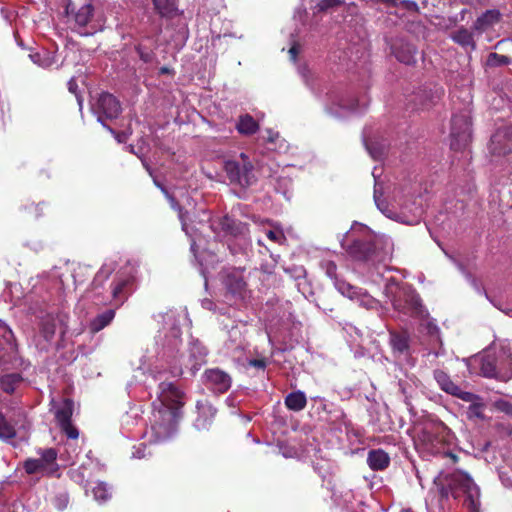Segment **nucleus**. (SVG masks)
<instances>
[{
    "instance_id": "nucleus-1",
    "label": "nucleus",
    "mask_w": 512,
    "mask_h": 512,
    "mask_svg": "<svg viewBox=\"0 0 512 512\" xmlns=\"http://www.w3.org/2000/svg\"><path fill=\"white\" fill-rule=\"evenodd\" d=\"M183 405L184 395L173 383L163 381L159 384L150 428L153 442L166 441L176 433Z\"/></svg>"
},
{
    "instance_id": "nucleus-2",
    "label": "nucleus",
    "mask_w": 512,
    "mask_h": 512,
    "mask_svg": "<svg viewBox=\"0 0 512 512\" xmlns=\"http://www.w3.org/2000/svg\"><path fill=\"white\" fill-rule=\"evenodd\" d=\"M384 295L396 311L422 318L423 323L421 325L425 326L427 333L431 336H438L439 329L437 325L426 319L428 313L424 309L419 295L411 286L389 279L385 285Z\"/></svg>"
},
{
    "instance_id": "nucleus-3",
    "label": "nucleus",
    "mask_w": 512,
    "mask_h": 512,
    "mask_svg": "<svg viewBox=\"0 0 512 512\" xmlns=\"http://www.w3.org/2000/svg\"><path fill=\"white\" fill-rule=\"evenodd\" d=\"M434 485L442 499L449 496L458 499L465 497L464 504L471 512H477L480 507V491L472 478L463 471L439 473L434 478Z\"/></svg>"
},
{
    "instance_id": "nucleus-4",
    "label": "nucleus",
    "mask_w": 512,
    "mask_h": 512,
    "mask_svg": "<svg viewBox=\"0 0 512 512\" xmlns=\"http://www.w3.org/2000/svg\"><path fill=\"white\" fill-rule=\"evenodd\" d=\"M472 364L479 367L480 374L487 378L508 381L512 378V353H504L496 358L491 353H484L473 358Z\"/></svg>"
},
{
    "instance_id": "nucleus-5",
    "label": "nucleus",
    "mask_w": 512,
    "mask_h": 512,
    "mask_svg": "<svg viewBox=\"0 0 512 512\" xmlns=\"http://www.w3.org/2000/svg\"><path fill=\"white\" fill-rule=\"evenodd\" d=\"M224 170L230 182L241 187H249L257 181L253 164L245 153L240 154L239 160L225 161Z\"/></svg>"
},
{
    "instance_id": "nucleus-6",
    "label": "nucleus",
    "mask_w": 512,
    "mask_h": 512,
    "mask_svg": "<svg viewBox=\"0 0 512 512\" xmlns=\"http://www.w3.org/2000/svg\"><path fill=\"white\" fill-rule=\"evenodd\" d=\"M39 458H29L24 462L28 474L53 475L58 471L57 452L53 448L41 449Z\"/></svg>"
},
{
    "instance_id": "nucleus-7",
    "label": "nucleus",
    "mask_w": 512,
    "mask_h": 512,
    "mask_svg": "<svg viewBox=\"0 0 512 512\" xmlns=\"http://www.w3.org/2000/svg\"><path fill=\"white\" fill-rule=\"evenodd\" d=\"M470 117L468 113L454 115L451 122V148L463 149L470 139Z\"/></svg>"
},
{
    "instance_id": "nucleus-8",
    "label": "nucleus",
    "mask_w": 512,
    "mask_h": 512,
    "mask_svg": "<svg viewBox=\"0 0 512 512\" xmlns=\"http://www.w3.org/2000/svg\"><path fill=\"white\" fill-rule=\"evenodd\" d=\"M181 332L178 327L171 329L170 335H165L162 342V358L169 364V372L173 376H178L182 373L180 367L173 363L176 358V352H178L181 345Z\"/></svg>"
},
{
    "instance_id": "nucleus-9",
    "label": "nucleus",
    "mask_w": 512,
    "mask_h": 512,
    "mask_svg": "<svg viewBox=\"0 0 512 512\" xmlns=\"http://www.w3.org/2000/svg\"><path fill=\"white\" fill-rule=\"evenodd\" d=\"M335 286L342 295L355 301L366 309L378 310L381 307L380 302L377 299L361 288L354 287L345 281L338 280L335 281Z\"/></svg>"
},
{
    "instance_id": "nucleus-10",
    "label": "nucleus",
    "mask_w": 512,
    "mask_h": 512,
    "mask_svg": "<svg viewBox=\"0 0 512 512\" xmlns=\"http://www.w3.org/2000/svg\"><path fill=\"white\" fill-rule=\"evenodd\" d=\"M449 429L443 423H431L424 427L420 439L428 449L439 451L442 442L446 441Z\"/></svg>"
},
{
    "instance_id": "nucleus-11",
    "label": "nucleus",
    "mask_w": 512,
    "mask_h": 512,
    "mask_svg": "<svg viewBox=\"0 0 512 512\" xmlns=\"http://www.w3.org/2000/svg\"><path fill=\"white\" fill-rule=\"evenodd\" d=\"M73 402L65 399L55 410V418L65 434L71 439L78 438V430L71 425Z\"/></svg>"
},
{
    "instance_id": "nucleus-12",
    "label": "nucleus",
    "mask_w": 512,
    "mask_h": 512,
    "mask_svg": "<svg viewBox=\"0 0 512 512\" xmlns=\"http://www.w3.org/2000/svg\"><path fill=\"white\" fill-rule=\"evenodd\" d=\"M325 107L329 114L337 117L346 116L350 112L357 111L356 101L354 99L346 98L336 93L329 95Z\"/></svg>"
},
{
    "instance_id": "nucleus-13",
    "label": "nucleus",
    "mask_w": 512,
    "mask_h": 512,
    "mask_svg": "<svg viewBox=\"0 0 512 512\" xmlns=\"http://www.w3.org/2000/svg\"><path fill=\"white\" fill-rule=\"evenodd\" d=\"M95 113L98 115V120L102 122V118H116L120 111L121 106L119 101L109 93H102L96 104L93 107Z\"/></svg>"
},
{
    "instance_id": "nucleus-14",
    "label": "nucleus",
    "mask_w": 512,
    "mask_h": 512,
    "mask_svg": "<svg viewBox=\"0 0 512 512\" xmlns=\"http://www.w3.org/2000/svg\"><path fill=\"white\" fill-rule=\"evenodd\" d=\"M16 354L12 330L0 320V366L9 363Z\"/></svg>"
},
{
    "instance_id": "nucleus-15",
    "label": "nucleus",
    "mask_w": 512,
    "mask_h": 512,
    "mask_svg": "<svg viewBox=\"0 0 512 512\" xmlns=\"http://www.w3.org/2000/svg\"><path fill=\"white\" fill-rule=\"evenodd\" d=\"M206 386L215 393H224L231 387V377L218 368L208 369L204 373Z\"/></svg>"
},
{
    "instance_id": "nucleus-16",
    "label": "nucleus",
    "mask_w": 512,
    "mask_h": 512,
    "mask_svg": "<svg viewBox=\"0 0 512 512\" xmlns=\"http://www.w3.org/2000/svg\"><path fill=\"white\" fill-rule=\"evenodd\" d=\"M75 23L79 28L87 27L91 25V28L95 31L97 27L101 26L102 17L99 15L94 7L87 3L81 6L74 15Z\"/></svg>"
},
{
    "instance_id": "nucleus-17",
    "label": "nucleus",
    "mask_w": 512,
    "mask_h": 512,
    "mask_svg": "<svg viewBox=\"0 0 512 512\" xmlns=\"http://www.w3.org/2000/svg\"><path fill=\"white\" fill-rule=\"evenodd\" d=\"M244 348L242 331L238 326H233L228 331V340L225 343V353L234 358H239Z\"/></svg>"
},
{
    "instance_id": "nucleus-18",
    "label": "nucleus",
    "mask_w": 512,
    "mask_h": 512,
    "mask_svg": "<svg viewBox=\"0 0 512 512\" xmlns=\"http://www.w3.org/2000/svg\"><path fill=\"white\" fill-rule=\"evenodd\" d=\"M211 229L218 235H237L243 232L244 226L239 223L236 224L233 219L228 216L213 219L211 221Z\"/></svg>"
},
{
    "instance_id": "nucleus-19",
    "label": "nucleus",
    "mask_w": 512,
    "mask_h": 512,
    "mask_svg": "<svg viewBox=\"0 0 512 512\" xmlns=\"http://www.w3.org/2000/svg\"><path fill=\"white\" fill-rule=\"evenodd\" d=\"M130 278L124 276H117L110 285V298L109 303L114 302L118 307L127 299L128 292L127 286Z\"/></svg>"
},
{
    "instance_id": "nucleus-20",
    "label": "nucleus",
    "mask_w": 512,
    "mask_h": 512,
    "mask_svg": "<svg viewBox=\"0 0 512 512\" xmlns=\"http://www.w3.org/2000/svg\"><path fill=\"white\" fill-rule=\"evenodd\" d=\"M198 417L195 420V427L198 430L207 429L216 414V410L207 401L197 402Z\"/></svg>"
},
{
    "instance_id": "nucleus-21",
    "label": "nucleus",
    "mask_w": 512,
    "mask_h": 512,
    "mask_svg": "<svg viewBox=\"0 0 512 512\" xmlns=\"http://www.w3.org/2000/svg\"><path fill=\"white\" fill-rule=\"evenodd\" d=\"M392 52L396 59L404 64L410 65L415 62L416 49L410 43L397 41L392 45Z\"/></svg>"
},
{
    "instance_id": "nucleus-22",
    "label": "nucleus",
    "mask_w": 512,
    "mask_h": 512,
    "mask_svg": "<svg viewBox=\"0 0 512 512\" xmlns=\"http://www.w3.org/2000/svg\"><path fill=\"white\" fill-rule=\"evenodd\" d=\"M390 344L394 353L399 356H408L410 353L409 337L406 334L391 333Z\"/></svg>"
},
{
    "instance_id": "nucleus-23",
    "label": "nucleus",
    "mask_w": 512,
    "mask_h": 512,
    "mask_svg": "<svg viewBox=\"0 0 512 512\" xmlns=\"http://www.w3.org/2000/svg\"><path fill=\"white\" fill-rule=\"evenodd\" d=\"M390 462V458L383 450H372L367 457V463L372 470H383Z\"/></svg>"
},
{
    "instance_id": "nucleus-24",
    "label": "nucleus",
    "mask_w": 512,
    "mask_h": 512,
    "mask_svg": "<svg viewBox=\"0 0 512 512\" xmlns=\"http://www.w3.org/2000/svg\"><path fill=\"white\" fill-rule=\"evenodd\" d=\"M499 19L500 13L497 10H488L477 18L474 23V29L481 32L486 31L496 24Z\"/></svg>"
},
{
    "instance_id": "nucleus-25",
    "label": "nucleus",
    "mask_w": 512,
    "mask_h": 512,
    "mask_svg": "<svg viewBox=\"0 0 512 512\" xmlns=\"http://www.w3.org/2000/svg\"><path fill=\"white\" fill-rule=\"evenodd\" d=\"M115 317V311L113 309H109L104 311L103 313L98 314L94 319L90 322V330L93 333H97L108 326Z\"/></svg>"
},
{
    "instance_id": "nucleus-26",
    "label": "nucleus",
    "mask_w": 512,
    "mask_h": 512,
    "mask_svg": "<svg viewBox=\"0 0 512 512\" xmlns=\"http://www.w3.org/2000/svg\"><path fill=\"white\" fill-rule=\"evenodd\" d=\"M237 131L242 135H252L259 129V124L249 114L241 115L236 124Z\"/></svg>"
},
{
    "instance_id": "nucleus-27",
    "label": "nucleus",
    "mask_w": 512,
    "mask_h": 512,
    "mask_svg": "<svg viewBox=\"0 0 512 512\" xmlns=\"http://www.w3.org/2000/svg\"><path fill=\"white\" fill-rule=\"evenodd\" d=\"M225 285L228 291L234 295H241L245 288V282L240 272H233L225 277Z\"/></svg>"
},
{
    "instance_id": "nucleus-28",
    "label": "nucleus",
    "mask_w": 512,
    "mask_h": 512,
    "mask_svg": "<svg viewBox=\"0 0 512 512\" xmlns=\"http://www.w3.org/2000/svg\"><path fill=\"white\" fill-rule=\"evenodd\" d=\"M307 399L305 393L302 391H296L289 393L285 398V405L288 409L293 411H301L305 408Z\"/></svg>"
},
{
    "instance_id": "nucleus-29",
    "label": "nucleus",
    "mask_w": 512,
    "mask_h": 512,
    "mask_svg": "<svg viewBox=\"0 0 512 512\" xmlns=\"http://www.w3.org/2000/svg\"><path fill=\"white\" fill-rule=\"evenodd\" d=\"M58 322L59 321L51 315H48L42 321L41 328H40V335L44 338V340L46 342H50L53 340L55 333H56V328H57Z\"/></svg>"
},
{
    "instance_id": "nucleus-30",
    "label": "nucleus",
    "mask_w": 512,
    "mask_h": 512,
    "mask_svg": "<svg viewBox=\"0 0 512 512\" xmlns=\"http://www.w3.org/2000/svg\"><path fill=\"white\" fill-rule=\"evenodd\" d=\"M434 379L440 388L448 394L456 393L458 386L452 382L450 377L442 370L434 371Z\"/></svg>"
},
{
    "instance_id": "nucleus-31",
    "label": "nucleus",
    "mask_w": 512,
    "mask_h": 512,
    "mask_svg": "<svg viewBox=\"0 0 512 512\" xmlns=\"http://www.w3.org/2000/svg\"><path fill=\"white\" fill-rule=\"evenodd\" d=\"M452 39L463 47L470 48L474 50L476 48L473 35L467 29H459L452 35Z\"/></svg>"
},
{
    "instance_id": "nucleus-32",
    "label": "nucleus",
    "mask_w": 512,
    "mask_h": 512,
    "mask_svg": "<svg viewBox=\"0 0 512 512\" xmlns=\"http://www.w3.org/2000/svg\"><path fill=\"white\" fill-rule=\"evenodd\" d=\"M21 381L22 378L18 374H8L0 379V385L5 392L12 393Z\"/></svg>"
},
{
    "instance_id": "nucleus-33",
    "label": "nucleus",
    "mask_w": 512,
    "mask_h": 512,
    "mask_svg": "<svg viewBox=\"0 0 512 512\" xmlns=\"http://www.w3.org/2000/svg\"><path fill=\"white\" fill-rule=\"evenodd\" d=\"M310 2L314 13L327 11L330 8L343 4V0H310Z\"/></svg>"
},
{
    "instance_id": "nucleus-34",
    "label": "nucleus",
    "mask_w": 512,
    "mask_h": 512,
    "mask_svg": "<svg viewBox=\"0 0 512 512\" xmlns=\"http://www.w3.org/2000/svg\"><path fill=\"white\" fill-rule=\"evenodd\" d=\"M30 58L34 63L43 68H49L56 62L54 56L47 51H44L43 53L31 54Z\"/></svg>"
},
{
    "instance_id": "nucleus-35",
    "label": "nucleus",
    "mask_w": 512,
    "mask_h": 512,
    "mask_svg": "<svg viewBox=\"0 0 512 512\" xmlns=\"http://www.w3.org/2000/svg\"><path fill=\"white\" fill-rule=\"evenodd\" d=\"M15 435V427L0 413V438L7 441L14 438Z\"/></svg>"
},
{
    "instance_id": "nucleus-36",
    "label": "nucleus",
    "mask_w": 512,
    "mask_h": 512,
    "mask_svg": "<svg viewBox=\"0 0 512 512\" xmlns=\"http://www.w3.org/2000/svg\"><path fill=\"white\" fill-rule=\"evenodd\" d=\"M92 494L95 500L101 502L106 501L110 497L108 486L103 482H96L91 486Z\"/></svg>"
},
{
    "instance_id": "nucleus-37",
    "label": "nucleus",
    "mask_w": 512,
    "mask_h": 512,
    "mask_svg": "<svg viewBox=\"0 0 512 512\" xmlns=\"http://www.w3.org/2000/svg\"><path fill=\"white\" fill-rule=\"evenodd\" d=\"M156 10L162 16H170L176 9L173 0H153Z\"/></svg>"
},
{
    "instance_id": "nucleus-38",
    "label": "nucleus",
    "mask_w": 512,
    "mask_h": 512,
    "mask_svg": "<svg viewBox=\"0 0 512 512\" xmlns=\"http://www.w3.org/2000/svg\"><path fill=\"white\" fill-rule=\"evenodd\" d=\"M512 63V59L505 55L498 53H490L486 60V65L489 67H498L503 65H509Z\"/></svg>"
},
{
    "instance_id": "nucleus-39",
    "label": "nucleus",
    "mask_w": 512,
    "mask_h": 512,
    "mask_svg": "<svg viewBox=\"0 0 512 512\" xmlns=\"http://www.w3.org/2000/svg\"><path fill=\"white\" fill-rule=\"evenodd\" d=\"M190 355L196 361V365H201L205 362V357L207 356V350L204 346H202L198 342L192 343L190 348Z\"/></svg>"
},
{
    "instance_id": "nucleus-40",
    "label": "nucleus",
    "mask_w": 512,
    "mask_h": 512,
    "mask_svg": "<svg viewBox=\"0 0 512 512\" xmlns=\"http://www.w3.org/2000/svg\"><path fill=\"white\" fill-rule=\"evenodd\" d=\"M113 270L114 266L112 264L103 265L94 278V285L96 287L101 286L103 282L108 279Z\"/></svg>"
},
{
    "instance_id": "nucleus-41",
    "label": "nucleus",
    "mask_w": 512,
    "mask_h": 512,
    "mask_svg": "<svg viewBox=\"0 0 512 512\" xmlns=\"http://www.w3.org/2000/svg\"><path fill=\"white\" fill-rule=\"evenodd\" d=\"M179 218H180L181 223H182V229L185 231V233L189 237L192 238L191 250L195 254V256L197 257V248L200 246V243H198V242H200V239L195 238L193 233L190 232L188 224L186 223V220H185V216H184V214L181 211L179 213Z\"/></svg>"
},
{
    "instance_id": "nucleus-42",
    "label": "nucleus",
    "mask_w": 512,
    "mask_h": 512,
    "mask_svg": "<svg viewBox=\"0 0 512 512\" xmlns=\"http://www.w3.org/2000/svg\"><path fill=\"white\" fill-rule=\"evenodd\" d=\"M378 191H377V185H375V190H374V200H375V203L378 207V209L383 213L385 214L387 217L389 218H395L396 217V213L393 212L387 205L384 204V202L382 200H380L379 196H378Z\"/></svg>"
},
{
    "instance_id": "nucleus-43",
    "label": "nucleus",
    "mask_w": 512,
    "mask_h": 512,
    "mask_svg": "<svg viewBox=\"0 0 512 512\" xmlns=\"http://www.w3.org/2000/svg\"><path fill=\"white\" fill-rule=\"evenodd\" d=\"M63 273H60L58 271L57 268H54L51 272L49 273H43L41 274L40 276H38V278H47V279H50L52 281H59V283L64 286V279H63Z\"/></svg>"
},
{
    "instance_id": "nucleus-44",
    "label": "nucleus",
    "mask_w": 512,
    "mask_h": 512,
    "mask_svg": "<svg viewBox=\"0 0 512 512\" xmlns=\"http://www.w3.org/2000/svg\"><path fill=\"white\" fill-rule=\"evenodd\" d=\"M452 395L460 398L461 400H463L465 402H469L471 404L478 401V399H479L475 394H473L471 392L462 391L459 387H458V391L456 393H452Z\"/></svg>"
},
{
    "instance_id": "nucleus-45",
    "label": "nucleus",
    "mask_w": 512,
    "mask_h": 512,
    "mask_svg": "<svg viewBox=\"0 0 512 512\" xmlns=\"http://www.w3.org/2000/svg\"><path fill=\"white\" fill-rule=\"evenodd\" d=\"M468 414L470 417H483V405L478 403L477 401L470 405Z\"/></svg>"
},
{
    "instance_id": "nucleus-46",
    "label": "nucleus",
    "mask_w": 512,
    "mask_h": 512,
    "mask_svg": "<svg viewBox=\"0 0 512 512\" xmlns=\"http://www.w3.org/2000/svg\"><path fill=\"white\" fill-rule=\"evenodd\" d=\"M267 237L270 240L277 242V243H282L283 240L285 239L283 232L279 229L269 230L267 232Z\"/></svg>"
},
{
    "instance_id": "nucleus-47",
    "label": "nucleus",
    "mask_w": 512,
    "mask_h": 512,
    "mask_svg": "<svg viewBox=\"0 0 512 512\" xmlns=\"http://www.w3.org/2000/svg\"><path fill=\"white\" fill-rule=\"evenodd\" d=\"M324 267H325L326 274L331 279H336V269H337V267H336L335 263H333L332 261H327L324 264Z\"/></svg>"
},
{
    "instance_id": "nucleus-48",
    "label": "nucleus",
    "mask_w": 512,
    "mask_h": 512,
    "mask_svg": "<svg viewBox=\"0 0 512 512\" xmlns=\"http://www.w3.org/2000/svg\"><path fill=\"white\" fill-rule=\"evenodd\" d=\"M68 504V497L66 494H60L59 496H57L55 498V506L59 509V510H62L64 509Z\"/></svg>"
},
{
    "instance_id": "nucleus-49",
    "label": "nucleus",
    "mask_w": 512,
    "mask_h": 512,
    "mask_svg": "<svg viewBox=\"0 0 512 512\" xmlns=\"http://www.w3.org/2000/svg\"><path fill=\"white\" fill-rule=\"evenodd\" d=\"M486 297L489 299V301L499 310H501L502 312H504L506 315L508 316H511L512 317V308H504L502 306V304L498 301H495L493 299H490L487 295Z\"/></svg>"
},
{
    "instance_id": "nucleus-50",
    "label": "nucleus",
    "mask_w": 512,
    "mask_h": 512,
    "mask_svg": "<svg viewBox=\"0 0 512 512\" xmlns=\"http://www.w3.org/2000/svg\"><path fill=\"white\" fill-rule=\"evenodd\" d=\"M300 46L298 44H294L288 51L290 60L295 62L297 55L299 53Z\"/></svg>"
},
{
    "instance_id": "nucleus-51",
    "label": "nucleus",
    "mask_w": 512,
    "mask_h": 512,
    "mask_svg": "<svg viewBox=\"0 0 512 512\" xmlns=\"http://www.w3.org/2000/svg\"><path fill=\"white\" fill-rule=\"evenodd\" d=\"M279 133L274 132L272 130H267V140L271 143L275 142L277 139H279Z\"/></svg>"
},
{
    "instance_id": "nucleus-52",
    "label": "nucleus",
    "mask_w": 512,
    "mask_h": 512,
    "mask_svg": "<svg viewBox=\"0 0 512 512\" xmlns=\"http://www.w3.org/2000/svg\"><path fill=\"white\" fill-rule=\"evenodd\" d=\"M492 153L502 154L512 150V147H491Z\"/></svg>"
},
{
    "instance_id": "nucleus-53",
    "label": "nucleus",
    "mask_w": 512,
    "mask_h": 512,
    "mask_svg": "<svg viewBox=\"0 0 512 512\" xmlns=\"http://www.w3.org/2000/svg\"><path fill=\"white\" fill-rule=\"evenodd\" d=\"M369 154L374 158V159H377L381 156L382 152L381 151H378L376 149H372L371 147H366Z\"/></svg>"
},
{
    "instance_id": "nucleus-54",
    "label": "nucleus",
    "mask_w": 512,
    "mask_h": 512,
    "mask_svg": "<svg viewBox=\"0 0 512 512\" xmlns=\"http://www.w3.org/2000/svg\"><path fill=\"white\" fill-rule=\"evenodd\" d=\"M68 88H69V91L76 94V89H77V83L74 79H71L69 82H68Z\"/></svg>"
},
{
    "instance_id": "nucleus-55",
    "label": "nucleus",
    "mask_w": 512,
    "mask_h": 512,
    "mask_svg": "<svg viewBox=\"0 0 512 512\" xmlns=\"http://www.w3.org/2000/svg\"><path fill=\"white\" fill-rule=\"evenodd\" d=\"M202 306L205 308V309H208V310H212L213 309V303L211 300L209 299H204L202 300Z\"/></svg>"
},
{
    "instance_id": "nucleus-56",
    "label": "nucleus",
    "mask_w": 512,
    "mask_h": 512,
    "mask_svg": "<svg viewBox=\"0 0 512 512\" xmlns=\"http://www.w3.org/2000/svg\"><path fill=\"white\" fill-rule=\"evenodd\" d=\"M250 364L257 368H264V366H265V363L262 360H253L250 362Z\"/></svg>"
},
{
    "instance_id": "nucleus-57",
    "label": "nucleus",
    "mask_w": 512,
    "mask_h": 512,
    "mask_svg": "<svg viewBox=\"0 0 512 512\" xmlns=\"http://www.w3.org/2000/svg\"><path fill=\"white\" fill-rule=\"evenodd\" d=\"M116 139H117L118 142H123L126 139V134L125 133L117 134L116 135Z\"/></svg>"
},
{
    "instance_id": "nucleus-58",
    "label": "nucleus",
    "mask_w": 512,
    "mask_h": 512,
    "mask_svg": "<svg viewBox=\"0 0 512 512\" xmlns=\"http://www.w3.org/2000/svg\"><path fill=\"white\" fill-rule=\"evenodd\" d=\"M307 68L306 67H299V73L302 75V77L304 79H306V72H307Z\"/></svg>"
},
{
    "instance_id": "nucleus-59",
    "label": "nucleus",
    "mask_w": 512,
    "mask_h": 512,
    "mask_svg": "<svg viewBox=\"0 0 512 512\" xmlns=\"http://www.w3.org/2000/svg\"><path fill=\"white\" fill-rule=\"evenodd\" d=\"M142 160V163L144 165V167L146 168V170L149 172V174L152 176V172L148 166V164L146 163V161L144 159H141Z\"/></svg>"
},
{
    "instance_id": "nucleus-60",
    "label": "nucleus",
    "mask_w": 512,
    "mask_h": 512,
    "mask_svg": "<svg viewBox=\"0 0 512 512\" xmlns=\"http://www.w3.org/2000/svg\"><path fill=\"white\" fill-rule=\"evenodd\" d=\"M154 183L165 193L167 194L166 190L164 189V187H162L155 179H154Z\"/></svg>"
},
{
    "instance_id": "nucleus-61",
    "label": "nucleus",
    "mask_w": 512,
    "mask_h": 512,
    "mask_svg": "<svg viewBox=\"0 0 512 512\" xmlns=\"http://www.w3.org/2000/svg\"><path fill=\"white\" fill-rule=\"evenodd\" d=\"M155 373H156V371H155V370H151V375H152V377H153L155 380H157V376L155 375ZM157 373H159V372L157 371Z\"/></svg>"
},
{
    "instance_id": "nucleus-62",
    "label": "nucleus",
    "mask_w": 512,
    "mask_h": 512,
    "mask_svg": "<svg viewBox=\"0 0 512 512\" xmlns=\"http://www.w3.org/2000/svg\"><path fill=\"white\" fill-rule=\"evenodd\" d=\"M340 414H341V418L343 419L344 424L346 425V421H345L346 415L342 411L340 412Z\"/></svg>"
},
{
    "instance_id": "nucleus-63",
    "label": "nucleus",
    "mask_w": 512,
    "mask_h": 512,
    "mask_svg": "<svg viewBox=\"0 0 512 512\" xmlns=\"http://www.w3.org/2000/svg\"><path fill=\"white\" fill-rule=\"evenodd\" d=\"M77 101H78V104H79V106H80V108H81V107H82V100L80 99V97H79V96H77Z\"/></svg>"
},
{
    "instance_id": "nucleus-64",
    "label": "nucleus",
    "mask_w": 512,
    "mask_h": 512,
    "mask_svg": "<svg viewBox=\"0 0 512 512\" xmlns=\"http://www.w3.org/2000/svg\"><path fill=\"white\" fill-rule=\"evenodd\" d=\"M401 512H413V511H412V510H410V509H404V510H402Z\"/></svg>"
}]
</instances>
